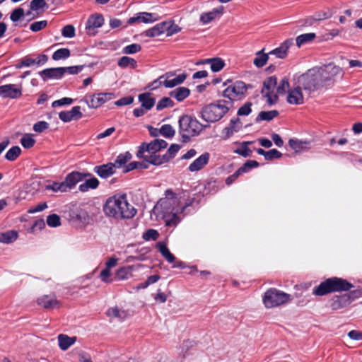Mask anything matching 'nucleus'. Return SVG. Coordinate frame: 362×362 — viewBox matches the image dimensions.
<instances>
[{
	"instance_id": "nucleus-1",
	"label": "nucleus",
	"mask_w": 362,
	"mask_h": 362,
	"mask_svg": "<svg viewBox=\"0 0 362 362\" xmlns=\"http://www.w3.org/2000/svg\"><path fill=\"white\" fill-rule=\"evenodd\" d=\"M165 195L157 202L154 210L163 214L166 226L174 228L185 216V211L190 204L181 205L180 199L171 189L166 190Z\"/></svg>"
},
{
	"instance_id": "nucleus-2",
	"label": "nucleus",
	"mask_w": 362,
	"mask_h": 362,
	"mask_svg": "<svg viewBox=\"0 0 362 362\" xmlns=\"http://www.w3.org/2000/svg\"><path fill=\"white\" fill-rule=\"evenodd\" d=\"M103 211L107 217L116 221L132 218L136 214V209L129 203L125 194L109 197L103 206Z\"/></svg>"
},
{
	"instance_id": "nucleus-3",
	"label": "nucleus",
	"mask_w": 362,
	"mask_h": 362,
	"mask_svg": "<svg viewBox=\"0 0 362 362\" xmlns=\"http://www.w3.org/2000/svg\"><path fill=\"white\" fill-rule=\"evenodd\" d=\"M295 84L300 86L308 94L325 86L318 67L308 69L295 79Z\"/></svg>"
},
{
	"instance_id": "nucleus-4",
	"label": "nucleus",
	"mask_w": 362,
	"mask_h": 362,
	"mask_svg": "<svg viewBox=\"0 0 362 362\" xmlns=\"http://www.w3.org/2000/svg\"><path fill=\"white\" fill-rule=\"evenodd\" d=\"M233 107L230 100H220L216 103L205 106L202 110V118L208 122H215L220 120Z\"/></svg>"
},
{
	"instance_id": "nucleus-5",
	"label": "nucleus",
	"mask_w": 362,
	"mask_h": 362,
	"mask_svg": "<svg viewBox=\"0 0 362 362\" xmlns=\"http://www.w3.org/2000/svg\"><path fill=\"white\" fill-rule=\"evenodd\" d=\"M179 134L183 142H188L193 136H197L206 126H204L197 119L185 115L180 117Z\"/></svg>"
},
{
	"instance_id": "nucleus-6",
	"label": "nucleus",
	"mask_w": 362,
	"mask_h": 362,
	"mask_svg": "<svg viewBox=\"0 0 362 362\" xmlns=\"http://www.w3.org/2000/svg\"><path fill=\"white\" fill-rule=\"evenodd\" d=\"M354 287V286L346 279L332 277L327 279L315 287L313 293L315 296H324L332 292L347 291Z\"/></svg>"
},
{
	"instance_id": "nucleus-7",
	"label": "nucleus",
	"mask_w": 362,
	"mask_h": 362,
	"mask_svg": "<svg viewBox=\"0 0 362 362\" xmlns=\"http://www.w3.org/2000/svg\"><path fill=\"white\" fill-rule=\"evenodd\" d=\"M290 301H291V298L289 294L276 288L267 290L263 297V303L267 308L280 306Z\"/></svg>"
},
{
	"instance_id": "nucleus-8",
	"label": "nucleus",
	"mask_w": 362,
	"mask_h": 362,
	"mask_svg": "<svg viewBox=\"0 0 362 362\" xmlns=\"http://www.w3.org/2000/svg\"><path fill=\"white\" fill-rule=\"evenodd\" d=\"M168 143L163 139H154L150 143H142L139 146L136 156H144L152 153H156L158 151L163 148H165Z\"/></svg>"
},
{
	"instance_id": "nucleus-9",
	"label": "nucleus",
	"mask_w": 362,
	"mask_h": 362,
	"mask_svg": "<svg viewBox=\"0 0 362 362\" xmlns=\"http://www.w3.org/2000/svg\"><path fill=\"white\" fill-rule=\"evenodd\" d=\"M247 87L243 81H235L223 90V96L228 98L230 101L240 100L245 97Z\"/></svg>"
},
{
	"instance_id": "nucleus-10",
	"label": "nucleus",
	"mask_w": 362,
	"mask_h": 362,
	"mask_svg": "<svg viewBox=\"0 0 362 362\" xmlns=\"http://www.w3.org/2000/svg\"><path fill=\"white\" fill-rule=\"evenodd\" d=\"M115 98L112 93H100L98 94L87 95L83 101L90 108H98L105 103L110 101Z\"/></svg>"
},
{
	"instance_id": "nucleus-11",
	"label": "nucleus",
	"mask_w": 362,
	"mask_h": 362,
	"mask_svg": "<svg viewBox=\"0 0 362 362\" xmlns=\"http://www.w3.org/2000/svg\"><path fill=\"white\" fill-rule=\"evenodd\" d=\"M325 86H327L337 76L342 74L339 66L329 64L323 67H318Z\"/></svg>"
},
{
	"instance_id": "nucleus-12",
	"label": "nucleus",
	"mask_w": 362,
	"mask_h": 362,
	"mask_svg": "<svg viewBox=\"0 0 362 362\" xmlns=\"http://www.w3.org/2000/svg\"><path fill=\"white\" fill-rule=\"evenodd\" d=\"M276 86V78L270 76L267 78L263 83L262 93L267 98V101L271 105L277 100V95L274 93V90Z\"/></svg>"
},
{
	"instance_id": "nucleus-13",
	"label": "nucleus",
	"mask_w": 362,
	"mask_h": 362,
	"mask_svg": "<svg viewBox=\"0 0 362 362\" xmlns=\"http://www.w3.org/2000/svg\"><path fill=\"white\" fill-rule=\"evenodd\" d=\"M22 95V86L21 84H6L0 86V96L11 99H17Z\"/></svg>"
},
{
	"instance_id": "nucleus-14",
	"label": "nucleus",
	"mask_w": 362,
	"mask_h": 362,
	"mask_svg": "<svg viewBox=\"0 0 362 362\" xmlns=\"http://www.w3.org/2000/svg\"><path fill=\"white\" fill-rule=\"evenodd\" d=\"M89 176H90V173H81L77 171H73L69 173L63 181L66 192L74 189L79 182Z\"/></svg>"
},
{
	"instance_id": "nucleus-15",
	"label": "nucleus",
	"mask_w": 362,
	"mask_h": 362,
	"mask_svg": "<svg viewBox=\"0 0 362 362\" xmlns=\"http://www.w3.org/2000/svg\"><path fill=\"white\" fill-rule=\"evenodd\" d=\"M104 23V18L101 14L90 16L86 24V30L88 35H95V29L100 28Z\"/></svg>"
},
{
	"instance_id": "nucleus-16",
	"label": "nucleus",
	"mask_w": 362,
	"mask_h": 362,
	"mask_svg": "<svg viewBox=\"0 0 362 362\" xmlns=\"http://www.w3.org/2000/svg\"><path fill=\"white\" fill-rule=\"evenodd\" d=\"M187 74H181L175 75L173 72H167L164 74V86L171 88L183 83L186 79Z\"/></svg>"
},
{
	"instance_id": "nucleus-17",
	"label": "nucleus",
	"mask_w": 362,
	"mask_h": 362,
	"mask_svg": "<svg viewBox=\"0 0 362 362\" xmlns=\"http://www.w3.org/2000/svg\"><path fill=\"white\" fill-rule=\"evenodd\" d=\"M83 116L80 106H74L69 111H62L59 114V119L64 122H69L71 120H76Z\"/></svg>"
},
{
	"instance_id": "nucleus-18",
	"label": "nucleus",
	"mask_w": 362,
	"mask_h": 362,
	"mask_svg": "<svg viewBox=\"0 0 362 362\" xmlns=\"http://www.w3.org/2000/svg\"><path fill=\"white\" fill-rule=\"evenodd\" d=\"M223 13V6L214 8L211 11L202 13L200 16V21L203 24H208L211 21L218 19Z\"/></svg>"
},
{
	"instance_id": "nucleus-19",
	"label": "nucleus",
	"mask_w": 362,
	"mask_h": 362,
	"mask_svg": "<svg viewBox=\"0 0 362 362\" xmlns=\"http://www.w3.org/2000/svg\"><path fill=\"white\" fill-rule=\"evenodd\" d=\"M302 88L296 85L295 88L288 91L287 102L291 105H300L303 103L304 96L302 93Z\"/></svg>"
},
{
	"instance_id": "nucleus-20",
	"label": "nucleus",
	"mask_w": 362,
	"mask_h": 362,
	"mask_svg": "<svg viewBox=\"0 0 362 362\" xmlns=\"http://www.w3.org/2000/svg\"><path fill=\"white\" fill-rule=\"evenodd\" d=\"M93 171L101 178H107L115 173V164L108 163L101 165L95 166Z\"/></svg>"
},
{
	"instance_id": "nucleus-21",
	"label": "nucleus",
	"mask_w": 362,
	"mask_h": 362,
	"mask_svg": "<svg viewBox=\"0 0 362 362\" xmlns=\"http://www.w3.org/2000/svg\"><path fill=\"white\" fill-rule=\"evenodd\" d=\"M64 69L62 67L45 69L39 73L43 81L47 79H60L64 76Z\"/></svg>"
},
{
	"instance_id": "nucleus-22",
	"label": "nucleus",
	"mask_w": 362,
	"mask_h": 362,
	"mask_svg": "<svg viewBox=\"0 0 362 362\" xmlns=\"http://www.w3.org/2000/svg\"><path fill=\"white\" fill-rule=\"evenodd\" d=\"M293 44V39H288L282 42L280 46L269 52V55H274L279 59H284L287 56L288 49Z\"/></svg>"
},
{
	"instance_id": "nucleus-23",
	"label": "nucleus",
	"mask_w": 362,
	"mask_h": 362,
	"mask_svg": "<svg viewBox=\"0 0 362 362\" xmlns=\"http://www.w3.org/2000/svg\"><path fill=\"white\" fill-rule=\"evenodd\" d=\"M209 158L210 154L209 153H204L202 154L189 165V171L197 172L203 169L204 166L208 163Z\"/></svg>"
},
{
	"instance_id": "nucleus-24",
	"label": "nucleus",
	"mask_w": 362,
	"mask_h": 362,
	"mask_svg": "<svg viewBox=\"0 0 362 362\" xmlns=\"http://www.w3.org/2000/svg\"><path fill=\"white\" fill-rule=\"evenodd\" d=\"M138 158H143L145 161L154 165H160L163 163L168 162L170 160V156L168 155H157L156 153H152L149 155H145L144 156H139Z\"/></svg>"
},
{
	"instance_id": "nucleus-25",
	"label": "nucleus",
	"mask_w": 362,
	"mask_h": 362,
	"mask_svg": "<svg viewBox=\"0 0 362 362\" xmlns=\"http://www.w3.org/2000/svg\"><path fill=\"white\" fill-rule=\"evenodd\" d=\"M37 304L46 309L55 308L59 306V301L57 300L54 296L44 295L40 297L37 300Z\"/></svg>"
},
{
	"instance_id": "nucleus-26",
	"label": "nucleus",
	"mask_w": 362,
	"mask_h": 362,
	"mask_svg": "<svg viewBox=\"0 0 362 362\" xmlns=\"http://www.w3.org/2000/svg\"><path fill=\"white\" fill-rule=\"evenodd\" d=\"M158 20V16L155 13L142 12L140 13L137 16L132 17L129 19V23H134L135 22H142L145 23H153Z\"/></svg>"
},
{
	"instance_id": "nucleus-27",
	"label": "nucleus",
	"mask_w": 362,
	"mask_h": 362,
	"mask_svg": "<svg viewBox=\"0 0 362 362\" xmlns=\"http://www.w3.org/2000/svg\"><path fill=\"white\" fill-rule=\"evenodd\" d=\"M166 26H168L167 22L158 23L153 28L146 30L145 31V35L150 37L159 36L160 35L166 33Z\"/></svg>"
},
{
	"instance_id": "nucleus-28",
	"label": "nucleus",
	"mask_w": 362,
	"mask_h": 362,
	"mask_svg": "<svg viewBox=\"0 0 362 362\" xmlns=\"http://www.w3.org/2000/svg\"><path fill=\"white\" fill-rule=\"evenodd\" d=\"M190 93L189 88L186 87H179L170 93V96L175 98L178 102H181L187 98Z\"/></svg>"
},
{
	"instance_id": "nucleus-29",
	"label": "nucleus",
	"mask_w": 362,
	"mask_h": 362,
	"mask_svg": "<svg viewBox=\"0 0 362 362\" xmlns=\"http://www.w3.org/2000/svg\"><path fill=\"white\" fill-rule=\"evenodd\" d=\"M139 100L141 103L142 107H144L146 110H151L155 105V98L151 96V94L148 93H145L140 94L139 95Z\"/></svg>"
},
{
	"instance_id": "nucleus-30",
	"label": "nucleus",
	"mask_w": 362,
	"mask_h": 362,
	"mask_svg": "<svg viewBox=\"0 0 362 362\" xmlns=\"http://www.w3.org/2000/svg\"><path fill=\"white\" fill-rule=\"evenodd\" d=\"M18 237V233L16 230H11L4 233H0V243L4 244H11L16 241Z\"/></svg>"
},
{
	"instance_id": "nucleus-31",
	"label": "nucleus",
	"mask_w": 362,
	"mask_h": 362,
	"mask_svg": "<svg viewBox=\"0 0 362 362\" xmlns=\"http://www.w3.org/2000/svg\"><path fill=\"white\" fill-rule=\"evenodd\" d=\"M135 270L134 266H127L119 268L116 272V277L119 280H125L132 276V272Z\"/></svg>"
},
{
	"instance_id": "nucleus-32",
	"label": "nucleus",
	"mask_w": 362,
	"mask_h": 362,
	"mask_svg": "<svg viewBox=\"0 0 362 362\" xmlns=\"http://www.w3.org/2000/svg\"><path fill=\"white\" fill-rule=\"evenodd\" d=\"M156 248L160 252L162 256L169 262L173 263L175 260V256L170 252L164 243L158 242L156 244Z\"/></svg>"
},
{
	"instance_id": "nucleus-33",
	"label": "nucleus",
	"mask_w": 362,
	"mask_h": 362,
	"mask_svg": "<svg viewBox=\"0 0 362 362\" xmlns=\"http://www.w3.org/2000/svg\"><path fill=\"white\" fill-rule=\"evenodd\" d=\"M59 346L63 351L68 349L76 341V337H70L65 334L58 336Z\"/></svg>"
},
{
	"instance_id": "nucleus-34",
	"label": "nucleus",
	"mask_w": 362,
	"mask_h": 362,
	"mask_svg": "<svg viewBox=\"0 0 362 362\" xmlns=\"http://www.w3.org/2000/svg\"><path fill=\"white\" fill-rule=\"evenodd\" d=\"M264 49H262V50L260 51H258L257 53H256V57H255L254 60H253V64L257 67V68H261L262 66H264L267 61L269 60V53L268 54H265L264 52Z\"/></svg>"
},
{
	"instance_id": "nucleus-35",
	"label": "nucleus",
	"mask_w": 362,
	"mask_h": 362,
	"mask_svg": "<svg viewBox=\"0 0 362 362\" xmlns=\"http://www.w3.org/2000/svg\"><path fill=\"white\" fill-rule=\"evenodd\" d=\"M278 115L279 112L277 110L261 111L256 117L255 122H259L260 121H270L277 117Z\"/></svg>"
},
{
	"instance_id": "nucleus-36",
	"label": "nucleus",
	"mask_w": 362,
	"mask_h": 362,
	"mask_svg": "<svg viewBox=\"0 0 362 362\" xmlns=\"http://www.w3.org/2000/svg\"><path fill=\"white\" fill-rule=\"evenodd\" d=\"M99 185V181L95 177H92L86 180V182L79 185V190L82 192H86L90 189H96Z\"/></svg>"
},
{
	"instance_id": "nucleus-37",
	"label": "nucleus",
	"mask_w": 362,
	"mask_h": 362,
	"mask_svg": "<svg viewBox=\"0 0 362 362\" xmlns=\"http://www.w3.org/2000/svg\"><path fill=\"white\" fill-rule=\"evenodd\" d=\"M288 144L292 149L295 150L296 152H298L303 149L307 148L310 143L306 141L290 139L288 141Z\"/></svg>"
},
{
	"instance_id": "nucleus-38",
	"label": "nucleus",
	"mask_w": 362,
	"mask_h": 362,
	"mask_svg": "<svg viewBox=\"0 0 362 362\" xmlns=\"http://www.w3.org/2000/svg\"><path fill=\"white\" fill-rule=\"evenodd\" d=\"M206 62L211 64V69L214 72L221 71L225 65L224 62L220 58L206 59Z\"/></svg>"
},
{
	"instance_id": "nucleus-39",
	"label": "nucleus",
	"mask_w": 362,
	"mask_h": 362,
	"mask_svg": "<svg viewBox=\"0 0 362 362\" xmlns=\"http://www.w3.org/2000/svg\"><path fill=\"white\" fill-rule=\"evenodd\" d=\"M316 35L313 33L302 34L296 37V45L300 47L304 44L313 41Z\"/></svg>"
},
{
	"instance_id": "nucleus-40",
	"label": "nucleus",
	"mask_w": 362,
	"mask_h": 362,
	"mask_svg": "<svg viewBox=\"0 0 362 362\" xmlns=\"http://www.w3.org/2000/svg\"><path fill=\"white\" fill-rule=\"evenodd\" d=\"M117 64L119 67L123 69L127 67L134 69L136 66V61L133 58L124 56L119 59Z\"/></svg>"
},
{
	"instance_id": "nucleus-41",
	"label": "nucleus",
	"mask_w": 362,
	"mask_h": 362,
	"mask_svg": "<svg viewBox=\"0 0 362 362\" xmlns=\"http://www.w3.org/2000/svg\"><path fill=\"white\" fill-rule=\"evenodd\" d=\"M71 52L68 48H60L56 50L52 54L54 60L65 59L70 57Z\"/></svg>"
},
{
	"instance_id": "nucleus-42",
	"label": "nucleus",
	"mask_w": 362,
	"mask_h": 362,
	"mask_svg": "<svg viewBox=\"0 0 362 362\" xmlns=\"http://www.w3.org/2000/svg\"><path fill=\"white\" fill-rule=\"evenodd\" d=\"M132 158V155L129 152L119 154L113 164H115L116 168H121L126 164Z\"/></svg>"
},
{
	"instance_id": "nucleus-43",
	"label": "nucleus",
	"mask_w": 362,
	"mask_h": 362,
	"mask_svg": "<svg viewBox=\"0 0 362 362\" xmlns=\"http://www.w3.org/2000/svg\"><path fill=\"white\" fill-rule=\"evenodd\" d=\"M21 149L19 146H15L11 148L5 155L6 160L10 161L15 160L21 154Z\"/></svg>"
},
{
	"instance_id": "nucleus-44",
	"label": "nucleus",
	"mask_w": 362,
	"mask_h": 362,
	"mask_svg": "<svg viewBox=\"0 0 362 362\" xmlns=\"http://www.w3.org/2000/svg\"><path fill=\"white\" fill-rule=\"evenodd\" d=\"M107 315L110 317L124 319L126 317V313L124 310H120L117 307L110 308L107 311Z\"/></svg>"
},
{
	"instance_id": "nucleus-45",
	"label": "nucleus",
	"mask_w": 362,
	"mask_h": 362,
	"mask_svg": "<svg viewBox=\"0 0 362 362\" xmlns=\"http://www.w3.org/2000/svg\"><path fill=\"white\" fill-rule=\"evenodd\" d=\"M45 189L51 190L54 192H66L64 182H54L52 184L46 185Z\"/></svg>"
},
{
	"instance_id": "nucleus-46",
	"label": "nucleus",
	"mask_w": 362,
	"mask_h": 362,
	"mask_svg": "<svg viewBox=\"0 0 362 362\" xmlns=\"http://www.w3.org/2000/svg\"><path fill=\"white\" fill-rule=\"evenodd\" d=\"M159 132L166 138H172L175 134L174 128L170 124H163L159 129Z\"/></svg>"
},
{
	"instance_id": "nucleus-47",
	"label": "nucleus",
	"mask_w": 362,
	"mask_h": 362,
	"mask_svg": "<svg viewBox=\"0 0 362 362\" xmlns=\"http://www.w3.org/2000/svg\"><path fill=\"white\" fill-rule=\"evenodd\" d=\"M250 143V142H243L235 152L245 158L250 157L252 154V151L247 147V144Z\"/></svg>"
},
{
	"instance_id": "nucleus-48",
	"label": "nucleus",
	"mask_w": 362,
	"mask_h": 362,
	"mask_svg": "<svg viewBox=\"0 0 362 362\" xmlns=\"http://www.w3.org/2000/svg\"><path fill=\"white\" fill-rule=\"evenodd\" d=\"M173 105H174V103L171 100V98L165 97L158 101V103L156 105V110L159 111V110H161L166 107H171Z\"/></svg>"
},
{
	"instance_id": "nucleus-49",
	"label": "nucleus",
	"mask_w": 362,
	"mask_h": 362,
	"mask_svg": "<svg viewBox=\"0 0 362 362\" xmlns=\"http://www.w3.org/2000/svg\"><path fill=\"white\" fill-rule=\"evenodd\" d=\"M47 223L50 227H57L61 225L60 216L57 214H53L47 216Z\"/></svg>"
},
{
	"instance_id": "nucleus-50",
	"label": "nucleus",
	"mask_w": 362,
	"mask_h": 362,
	"mask_svg": "<svg viewBox=\"0 0 362 362\" xmlns=\"http://www.w3.org/2000/svg\"><path fill=\"white\" fill-rule=\"evenodd\" d=\"M35 140L30 134H25L21 139V145L25 148H30L34 146Z\"/></svg>"
},
{
	"instance_id": "nucleus-51",
	"label": "nucleus",
	"mask_w": 362,
	"mask_h": 362,
	"mask_svg": "<svg viewBox=\"0 0 362 362\" xmlns=\"http://www.w3.org/2000/svg\"><path fill=\"white\" fill-rule=\"evenodd\" d=\"M141 49V47L139 44H131L123 48V53L126 54H132L137 53Z\"/></svg>"
},
{
	"instance_id": "nucleus-52",
	"label": "nucleus",
	"mask_w": 362,
	"mask_h": 362,
	"mask_svg": "<svg viewBox=\"0 0 362 362\" xmlns=\"http://www.w3.org/2000/svg\"><path fill=\"white\" fill-rule=\"evenodd\" d=\"M148 168V166L145 163H144L134 161V162H132V163H129L127 165L125 166L124 172V173H128V172H129L131 170H133L134 169H137V168Z\"/></svg>"
},
{
	"instance_id": "nucleus-53",
	"label": "nucleus",
	"mask_w": 362,
	"mask_h": 362,
	"mask_svg": "<svg viewBox=\"0 0 362 362\" xmlns=\"http://www.w3.org/2000/svg\"><path fill=\"white\" fill-rule=\"evenodd\" d=\"M252 103L250 102H247L246 103H245L242 107H240L238 110V116H247L249 115L251 112H252V109H251V106H252Z\"/></svg>"
},
{
	"instance_id": "nucleus-54",
	"label": "nucleus",
	"mask_w": 362,
	"mask_h": 362,
	"mask_svg": "<svg viewBox=\"0 0 362 362\" xmlns=\"http://www.w3.org/2000/svg\"><path fill=\"white\" fill-rule=\"evenodd\" d=\"M62 35L64 37L72 38L75 36V28L71 25H65L62 30Z\"/></svg>"
},
{
	"instance_id": "nucleus-55",
	"label": "nucleus",
	"mask_w": 362,
	"mask_h": 362,
	"mask_svg": "<svg viewBox=\"0 0 362 362\" xmlns=\"http://www.w3.org/2000/svg\"><path fill=\"white\" fill-rule=\"evenodd\" d=\"M25 14L24 10L22 8H17L14 9L10 16V18L13 22H17Z\"/></svg>"
},
{
	"instance_id": "nucleus-56",
	"label": "nucleus",
	"mask_w": 362,
	"mask_h": 362,
	"mask_svg": "<svg viewBox=\"0 0 362 362\" xmlns=\"http://www.w3.org/2000/svg\"><path fill=\"white\" fill-rule=\"evenodd\" d=\"M228 126L234 133L238 132L242 129V122L238 117L233 118L230 119Z\"/></svg>"
},
{
	"instance_id": "nucleus-57",
	"label": "nucleus",
	"mask_w": 362,
	"mask_h": 362,
	"mask_svg": "<svg viewBox=\"0 0 362 362\" xmlns=\"http://www.w3.org/2000/svg\"><path fill=\"white\" fill-rule=\"evenodd\" d=\"M47 25V21L45 20L40 21H35L30 26V29L33 32H38L43 28H45Z\"/></svg>"
},
{
	"instance_id": "nucleus-58",
	"label": "nucleus",
	"mask_w": 362,
	"mask_h": 362,
	"mask_svg": "<svg viewBox=\"0 0 362 362\" xmlns=\"http://www.w3.org/2000/svg\"><path fill=\"white\" fill-rule=\"evenodd\" d=\"M159 236V233L156 230L148 229L143 234V238L145 240H156Z\"/></svg>"
},
{
	"instance_id": "nucleus-59",
	"label": "nucleus",
	"mask_w": 362,
	"mask_h": 362,
	"mask_svg": "<svg viewBox=\"0 0 362 362\" xmlns=\"http://www.w3.org/2000/svg\"><path fill=\"white\" fill-rule=\"evenodd\" d=\"M83 65L62 67L64 69V75L66 73L69 74H77L83 70Z\"/></svg>"
},
{
	"instance_id": "nucleus-60",
	"label": "nucleus",
	"mask_w": 362,
	"mask_h": 362,
	"mask_svg": "<svg viewBox=\"0 0 362 362\" xmlns=\"http://www.w3.org/2000/svg\"><path fill=\"white\" fill-rule=\"evenodd\" d=\"M46 6L45 0H32L30 4V8L33 11H37Z\"/></svg>"
},
{
	"instance_id": "nucleus-61",
	"label": "nucleus",
	"mask_w": 362,
	"mask_h": 362,
	"mask_svg": "<svg viewBox=\"0 0 362 362\" xmlns=\"http://www.w3.org/2000/svg\"><path fill=\"white\" fill-rule=\"evenodd\" d=\"M49 124L45 121H40L33 125V130L36 132L41 133L48 129Z\"/></svg>"
},
{
	"instance_id": "nucleus-62",
	"label": "nucleus",
	"mask_w": 362,
	"mask_h": 362,
	"mask_svg": "<svg viewBox=\"0 0 362 362\" xmlns=\"http://www.w3.org/2000/svg\"><path fill=\"white\" fill-rule=\"evenodd\" d=\"M282 156V153L276 149H272L267 152L265 155V159L267 160H271L274 158H279Z\"/></svg>"
},
{
	"instance_id": "nucleus-63",
	"label": "nucleus",
	"mask_w": 362,
	"mask_h": 362,
	"mask_svg": "<svg viewBox=\"0 0 362 362\" xmlns=\"http://www.w3.org/2000/svg\"><path fill=\"white\" fill-rule=\"evenodd\" d=\"M259 166V163L258 162L255 161V160H247L245 163V164L240 167V171H243L244 173H247L249 169L250 168H256V167H258Z\"/></svg>"
},
{
	"instance_id": "nucleus-64",
	"label": "nucleus",
	"mask_w": 362,
	"mask_h": 362,
	"mask_svg": "<svg viewBox=\"0 0 362 362\" xmlns=\"http://www.w3.org/2000/svg\"><path fill=\"white\" fill-rule=\"evenodd\" d=\"M289 87V83L287 78H284L277 86V93L283 94Z\"/></svg>"
}]
</instances>
